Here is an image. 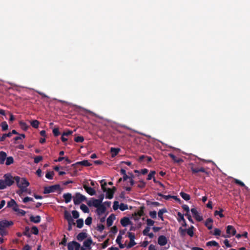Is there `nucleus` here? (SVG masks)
Masks as SVG:
<instances>
[{
  "mask_svg": "<svg viewBox=\"0 0 250 250\" xmlns=\"http://www.w3.org/2000/svg\"><path fill=\"white\" fill-rule=\"evenodd\" d=\"M120 223L122 226L124 227L132 224V222L130 220L129 218L127 217H124L122 218L121 219Z\"/></svg>",
  "mask_w": 250,
  "mask_h": 250,
  "instance_id": "ddd939ff",
  "label": "nucleus"
},
{
  "mask_svg": "<svg viewBox=\"0 0 250 250\" xmlns=\"http://www.w3.org/2000/svg\"><path fill=\"white\" fill-rule=\"evenodd\" d=\"M154 221L151 219H147L146 220V224L148 227L152 226L154 224Z\"/></svg>",
  "mask_w": 250,
  "mask_h": 250,
  "instance_id": "6e6d98bb",
  "label": "nucleus"
},
{
  "mask_svg": "<svg viewBox=\"0 0 250 250\" xmlns=\"http://www.w3.org/2000/svg\"><path fill=\"white\" fill-rule=\"evenodd\" d=\"M19 124L21 128L23 130H26L28 128V125L25 122L23 121H20Z\"/></svg>",
  "mask_w": 250,
  "mask_h": 250,
  "instance_id": "72a5a7b5",
  "label": "nucleus"
},
{
  "mask_svg": "<svg viewBox=\"0 0 250 250\" xmlns=\"http://www.w3.org/2000/svg\"><path fill=\"white\" fill-rule=\"evenodd\" d=\"M191 165L190 169L193 174H195L199 172H201L206 173L208 175H209V172L207 171L204 167H195L193 164H191Z\"/></svg>",
  "mask_w": 250,
  "mask_h": 250,
  "instance_id": "0eeeda50",
  "label": "nucleus"
},
{
  "mask_svg": "<svg viewBox=\"0 0 250 250\" xmlns=\"http://www.w3.org/2000/svg\"><path fill=\"white\" fill-rule=\"evenodd\" d=\"M104 198V194H101L99 196L98 199H95V207H97L98 206V205L102 204Z\"/></svg>",
  "mask_w": 250,
  "mask_h": 250,
  "instance_id": "aec40b11",
  "label": "nucleus"
},
{
  "mask_svg": "<svg viewBox=\"0 0 250 250\" xmlns=\"http://www.w3.org/2000/svg\"><path fill=\"white\" fill-rule=\"evenodd\" d=\"M67 222H68V230L69 231H70L71 230H72V226L75 225V223L74 222V219L71 220L70 221H68Z\"/></svg>",
  "mask_w": 250,
  "mask_h": 250,
  "instance_id": "ea45409f",
  "label": "nucleus"
},
{
  "mask_svg": "<svg viewBox=\"0 0 250 250\" xmlns=\"http://www.w3.org/2000/svg\"><path fill=\"white\" fill-rule=\"evenodd\" d=\"M119 208L122 211H124L128 209V205L124 203H121L120 205Z\"/></svg>",
  "mask_w": 250,
  "mask_h": 250,
  "instance_id": "37998d69",
  "label": "nucleus"
},
{
  "mask_svg": "<svg viewBox=\"0 0 250 250\" xmlns=\"http://www.w3.org/2000/svg\"><path fill=\"white\" fill-rule=\"evenodd\" d=\"M30 220L31 222L35 223H40L41 221V217L39 215L33 216L31 215L30 217Z\"/></svg>",
  "mask_w": 250,
  "mask_h": 250,
  "instance_id": "4be33fe9",
  "label": "nucleus"
},
{
  "mask_svg": "<svg viewBox=\"0 0 250 250\" xmlns=\"http://www.w3.org/2000/svg\"><path fill=\"white\" fill-rule=\"evenodd\" d=\"M168 156L172 159V160L176 163H181L183 162V160L180 158H177L174 154L169 153Z\"/></svg>",
  "mask_w": 250,
  "mask_h": 250,
  "instance_id": "dca6fc26",
  "label": "nucleus"
},
{
  "mask_svg": "<svg viewBox=\"0 0 250 250\" xmlns=\"http://www.w3.org/2000/svg\"><path fill=\"white\" fill-rule=\"evenodd\" d=\"M13 225V222L11 221L3 220L0 221V234L2 236L6 235L7 233L6 229Z\"/></svg>",
  "mask_w": 250,
  "mask_h": 250,
  "instance_id": "7ed1b4c3",
  "label": "nucleus"
},
{
  "mask_svg": "<svg viewBox=\"0 0 250 250\" xmlns=\"http://www.w3.org/2000/svg\"><path fill=\"white\" fill-rule=\"evenodd\" d=\"M27 189L20 188L19 190L17 191V193L20 196H22L23 192H27Z\"/></svg>",
  "mask_w": 250,
  "mask_h": 250,
  "instance_id": "3c124183",
  "label": "nucleus"
},
{
  "mask_svg": "<svg viewBox=\"0 0 250 250\" xmlns=\"http://www.w3.org/2000/svg\"><path fill=\"white\" fill-rule=\"evenodd\" d=\"M12 136V133L3 134L1 137L0 136V142L5 140L6 137H10Z\"/></svg>",
  "mask_w": 250,
  "mask_h": 250,
  "instance_id": "e433bc0d",
  "label": "nucleus"
},
{
  "mask_svg": "<svg viewBox=\"0 0 250 250\" xmlns=\"http://www.w3.org/2000/svg\"><path fill=\"white\" fill-rule=\"evenodd\" d=\"M77 226L78 228H82L83 225V221L82 219H79L77 220Z\"/></svg>",
  "mask_w": 250,
  "mask_h": 250,
  "instance_id": "4c0bfd02",
  "label": "nucleus"
},
{
  "mask_svg": "<svg viewBox=\"0 0 250 250\" xmlns=\"http://www.w3.org/2000/svg\"><path fill=\"white\" fill-rule=\"evenodd\" d=\"M158 195L159 196L163 197L164 199H165L166 200H168L170 198H172V196H171V195H163V194H162L161 193H158Z\"/></svg>",
  "mask_w": 250,
  "mask_h": 250,
  "instance_id": "13d9d810",
  "label": "nucleus"
},
{
  "mask_svg": "<svg viewBox=\"0 0 250 250\" xmlns=\"http://www.w3.org/2000/svg\"><path fill=\"white\" fill-rule=\"evenodd\" d=\"M223 243L227 248H231L232 247V245L229 243V241L228 239L224 240Z\"/></svg>",
  "mask_w": 250,
  "mask_h": 250,
  "instance_id": "680f3d73",
  "label": "nucleus"
},
{
  "mask_svg": "<svg viewBox=\"0 0 250 250\" xmlns=\"http://www.w3.org/2000/svg\"><path fill=\"white\" fill-rule=\"evenodd\" d=\"M221 231L219 229L215 228L214 229L213 235L215 236H220L221 235Z\"/></svg>",
  "mask_w": 250,
  "mask_h": 250,
  "instance_id": "864d4df0",
  "label": "nucleus"
},
{
  "mask_svg": "<svg viewBox=\"0 0 250 250\" xmlns=\"http://www.w3.org/2000/svg\"><path fill=\"white\" fill-rule=\"evenodd\" d=\"M120 150L121 149L119 148L111 147L110 148V152L111 153L112 157H114L116 156Z\"/></svg>",
  "mask_w": 250,
  "mask_h": 250,
  "instance_id": "5701e85b",
  "label": "nucleus"
},
{
  "mask_svg": "<svg viewBox=\"0 0 250 250\" xmlns=\"http://www.w3.org/2000/svg\"><path fill=\"white\" fill-rule=\"evenodd\" d=\"M1 126L2 130L5 131L8 129V125L6 122H3L1 124Z\"/></svg>",
  "mask_w": 250,
  "mask_h": 250,
  "instance_id": "c03bdc74",
  "label": "nucleus"
},
{
  "mask_svg": "<svg viewBox=\"0 0 250 250\" xmlns=\"http://www.w3.org/2000/svg\"><path fill=\"white\" fill-rule=\"evenodd\" d=\"M150 228L149 227H146L143 231V233L144 235H147L149 231H150Z\"/></svg>",
  "mask_w": 250,
  "mask_h": 250,
  "instance_id": "e2e57ef3",
  "label": "nucleus"
},
{
  "mask_svg": "<svg viewBox=\"0 0 250 250\" xmlns=\"http://www.w3.org/2000/svg\"><path fill=\"white\" fill-rule=\"evenodd\" d=\"M191 212L192 213L193 217L198 221H201L203 218L202 216H200L197 209L195 208H192L191 209Z\"/></svg>",
  "mask_w": 250,
  "mask_h": 250,
  "instance_id": "9d476101",
  "label": "nucleus"
},
{
  "mask_svg": "<svg viewBox=\"0 0 250 250\" xmlns=\"http://www.w3.org/2000/svg\"><path fill=\"white\" fill-rule=\"evenodd\" d=\"M32 233L33 234H35V235L38 234V233H39L38 229L36 227H32Z\"/></svg>",
  "mask_w": 250,
  "mask_h": 250,
  "instance_id": "338daca9",
  "label": "nucleus"
},
{
  "mask_svg": "<svg viewBox=\"0 0 250 250\" xmlns=\"http://www.w3.org/2000/svg\"><path fill=\"white\" fill-rule=\"evenodd\" d=\"M87 237V234L85 232H81L77 236L78 241H82Z\"/></svg>",
  "mask_w": 250,
  "mask_h": 250,
  "instance_id": "393cba45",
  "label": "nucleus"
},
{
  "mask_svg": "<svg viewBox=\"0 0 250 250\" xmlns=\"http://www.w3.org/2000/svg\"><path fill=\"white\" fill-rule=\"evenodd\" d=\"M234 183L236 184H237L241 187H245V188L246 189H248V187L246 186V185H245V184L241 181L240 180H238V179H234Z\"/></svg>",
  "mask_w": 250,
  "mask_h": 250,
  "instance_id": "c85d7f7f",
  "label": "nucleus"
},
{
  "mask_svg": "<svg viewBox=\"0 0 250 250\" xmlns=\"http://www.w3.org/2000/svg\"><path fill=\"white\" fill-rule=\"evenodd\" d=\"M5 164L7 166H9L11 164H13L14 162V159L12 157L10 156L6 157V159L5 160Z\"/></svg>",
  "mask_w": 250,
  "mask_h": 250,
  "instance_id": "c756f323",
  "label": "nucleus"
},
{
  "mask_svg": "<svg viewBox=\"0 0 250 250\" xmlns=\"http://www.w3.org/2000/svg\"><path fill=\"white\" fill-rule=\"evenodd\" d=\"M226 232L228 234L235 235L236 233V230L234 227L231 225L227 227Z\"/></svg>",
  "mask_w": 250,
  "mask_h": 250,
  "instance_id": "4468645a",
  "label": "nucleus"
},
{
  "mask_svg": "<svg viewBox=\"0 0 250 250\" xmlns=\"http://www.w3.org/2000/svg\"><path fill=\"white\" fill-rule=\"evenodd\" d=\"M84 188L86 191L90 195H94V189L87 184H84L83 186Z\"/></svg>",
  "mask_w": 250,
  "mask_h": 250,
  "instance_id": "412c9836",
  "label": "nucleus"
},
{
  "mask_svg": "<svg viewBox=\"0 0 250 250\" xmlns=\"http://www.w3.org/2000/svg\"><path fill=\"white\" fill-rule=\"evenodd\" d=\"M95 208H97V213L100 216L104 214L105 212L106 208L102 204L98 205L97 207H95Z\"/></svg>",
  "mask_w": 250,
  "mask_h": 250,
  "instance_id": "1a4fd4ad",
  "label": "nucleus"
},
{
  "mask_svg": "<svg viewBox=\"0 0 250 250\" xmlns=\"http://www.w3.org/2000/svg\"><path fill=\"white\" fill-rule=\"evenodd\" d=\"M16 204L17 203L14 200L11 199L7 203V207L9 208H13Z\"/></svg>",
  "mask_w": 250,
  "mask_h": 250,
  "instance_id": "a19ab883",
  "label": "nucleus"
},
{
  "mask_svg": "<svg viewBox=\"0 0 250 250\" xmlns=\"http://www.w3.org/2000/svg\"><path fill=\"white\" fill-rule=\"evenodd\" d=\"M177 215L179 217V219H178V221L179 222H180L181 221H182L183 222H185V218L184 217V215L182 214L181 212H178L177 213Z\"/></svg>",
  "mask_w": 250,
  "mask_h": 250,
  "instance_id": "8fccbe9b",
  "label": "nucleus"
},
{
  "mask_svg": "<svg viewBox=\"0 0 250 250\" xmlns=\"http://www.w3.org/2000/svg\"><path fill=\"white\" fill-rule=\"evenodd\" d=\"M60 188V185H55L47 187H45L43 191L44 194H48L51 192H54L57 190H59Z\"/></svg>",
  "mask_w": 250,
  "mask_h": 250,
  "instance_id": "39448f33",
  "label": "nucleus"
},
{
  "mask_svg": "<svg viewBox=\"0 0 250 250\" xmlns=\"http://www.w3.org/2000/svg\"><path fill=\"white\" fill-rule=\"evenodd\" d=\"M179 231L180 232V235L181 236H184L186 235V232H187L186 229H183L182 227H180L179 229Z\"/></svg>",
  "mask_w": 250,
  "mask_h": 250,
  "instance_id": "603ef678",
  "label": "nucleus"
},
{
  "mask_svg": "<svg viewBox=\"0 0 250 250\" xmlns=\"http://www.w3.org/2000/svg\"><path fill=\"white\" fill-rule=\"evenodd\" d=\"M77 164L84 166H89L90 165V163L87 160H83L77 163Z\"/></svg>",
  "mask_w": 250,
  "mask_h": 250,
  "instance_id": "58836bf2",
  "label": "nucleus"
},
{
  "mask_svg": "<svg viewBox=\"0 0 250 250\" xmlns=\"http://www.w3.org/2000/svg\"><path fill=\"white\" fill-rule=\"evenodd\" d=\"M136 244V242L134 241V240H130V242L129 244L126 246L127 249H130L135 246Z\"/></svg>",
  "mask_w": 250,
  "mask_h": 250,
  "instance_id": "a18cd8bd",
  "label": "nucleus"
},
{
  "mask_svg": "<svg viewBox=\"0 0 250 250\" xmlns=\"http://www.w3.org/2000/svg\"><path fill=\"white\" fill-rule=\"evenodd\" d=\"M53 133L55 136H58L60 135V132L58 128H55L53 129Z\"/></svg>",
  "mask_w": 250,
  "mask_h": 250,
  "instance_id": "69168bd1",
  "label": "nucleus"
},
{
  "mask_svg": "<svg viewBox=\"0 0 250 250\" xmlns=\"http://www.w3.org/2000/svg\"><path fill=\"white\" fill-rule=\"evenodd\" d=\"M92 243V240L91 239H88L83 242V246L81 248V250H85L89 249Z\"/></svg>",
  "mask_w": 250,
  "mask_h": 250,
  "instance_id": "f8f14e48",
  "label": "nucleus"
},
{
  "mask_svg": "<svg viewBox=\"0 0 250 250\" xmlns=\"http://www.w3.org/2000/svg\"><path fill=\"white\" fill-rule=\"evenodd\" d=\"M180 196L182 197L183 199H184L186 201H188L190 200V196L189 194L185 193L184 192H181L180 193Z\"/></svg>",
  "mask_w": 250,
  "mask_h": 250,
  "instance_id": "bb28decb",
  "label": "nucleus"
},
{
  "mask_svg": "<svg viewBox=\"0 0 250 250\" xmlns=\"http://www.w3.org/2000/svg\"><path fill=\"white\" fill-rule=\"evenodd\" d=\"M7 157V154L4 151L0 152V164H3Z\"/></svg>",
  "mask_w": 250,
  "mask_h": 250,
  "instance_id": "6ab92c4d",
  "label": "nucleus"
},
{
  "mask_svg": "<svg viewBox=\"0 0 250 250\" xmlns=\"http://www.w3.org/2000/svg\"><path fill=\"white\" fill-rule=\"evenodd\" d=\"M30 201L33 202L34 201L33 198H32L31 197H26L23 198V199H22V202L24 203H26Z\"/></svg>",
  "mask_w": 250,
  "mask_h": 250,
  "instance_id": "de8ad7c7",
  "label": "nucleus"
},
{
  "mask_svg": "<svg viewBox=\"0 0 250 250\" xmlns=\"http://www.w3.org/2000/svg\"><path fill=\"white\" fill-rule=\"evenodd\" d=\"M224 210L222 208H220L219 210H215L214 212V215L215 216L219 215L221 218H223L224 217V214L222 213Z\"/></svg>",
  "mask_w": 250,
  "mask_h": 250,
  "instance_id": "7c9ffc66",
  "label": "nucleus"
},
{
  "mask_svg": "<svg viewBox=\"0 0 250 250\" xmlns=\"http://www.w3.org/2000/svg\"><path fill=\"white\" fill-rule=\"evenodd\" d=\"M167 241V238L164 235H160L158 238V244L161 246L166 245Z\"/></svg>",
  "mask_w": 250,
  "mask_h": 250,
  "instance_id": "9b49d317",
  "label": "nucleus"
},
{
  "mask_svg": "<svg viewBox=\"0 0 250 250\" xmlns=\"http://www.w3.org/2000/svg\"><path fill=\"white\" fill-rule=\"evenodd\" d=\"M63 198L64 199V201H65V203L67 204V203L70 202V201L72 200V195L71 193H67L63 194Z\"/></svg>",
  "mask_w": 250,
  "mask_h": 250,
  "instance_id": "f3484780",
  "label": "nucleus"
},
{
  "mask_svg": "<svg viewBox=\"0 0 250 250\" xmlns=\"http://www.w3.org/2000/svg\"><path fill=\"white\" fill-rule=\"evenodd\" d=\"M206 246L207 247H216L218 248L220 247L219 244L214 240L208 241L206 243Z\"/></svg>",
  "mask_w": 250,
  "mask_h": 250,
  "instance_id": "b1692460",
  "label": "nucleus"
},
{
  "mask_svg": "<svg viewBox=\"0 0 250 250\" xmlns=\"http://www.w3.org/2000/svg\"><path fill=\"white\" fill-rule=\"evenodd\" d=\"M8 187L7 184L4 182V180H0V189H4Z\"/></svg>",
  "mask_w": 250,
  "mask_h": 250,
  "instance_id": "f704fd0d",
  "label": "nucleus"
},
{
  "mask_svg": "<svg viewBox=\"0 0 250 250\" xmlns=\"http://www.w3.org/2000/svg\"><path fill=\"white\" fill-rule=\"evenodd\" d=\"M146 203L147 205H152L155 207L159 206L160 205V204L158 202H151L149 201H147Z\"/></svg>",
  "mask_w": 250,
  "mask_h": 250,
  "instance_id": "79ce46f5",
  "label": "nucleus"
},
{
  "mask_svg": "<svg viewBox=\"0 0 250 250\" xmlns=\"http://www.w3.org/2000/svg\"><path fill=\"white\" fill-rule=\"evenodd\" d=\"M212 223L213 220L210 218H208L205 223V225L209 230H210L212 229Z\"/></svg>",
  "mask_w": 250,
  "mask_h": 250,
  "instance_id": "a211bd4d",
  "label": "nucleus"
},
{
  "mask_svg": "<svg viewBox=\"0 0 250 250\" xmlns=\"http://www.w3.org/2000/svg\"><path fill=\"white\" fill-rule=\"evenodd\" d=\"M150 216L153 218L155 219L157 217V212L156 211H151L149 212Z\"/></svg>",
  "mask_w": 250,
  "mask_h": 250,
  "instance_id": "5fc2aeb1",
  "label": "nucleus"
},
{
  "mask_svg": "<svg viewBox=\"0 0 250 250\" xmlns=\"http://www.w3.org/2000/svg\"><path fill=\"white\" fill-rule=\"evenodd\" d=\"M97 228L98 230L101 232L104 229V226L103 224H99V225H98Z\"/></svg>",
  "mask_w": 250,
  "mask_h": 250,
  "instance_id": "774afa93",
  "label": "nucleus"
},
{
  "mask_svg": "<svg viewBox=\"0 0 250 250\" xmlns=\"http://www.w3.org/2000/svg\"><path fill=\"white\" fill-rule=\"evenodd\" d=\"M115 216L113 214H111L107 219L106 220V224L107 227H110L112 226L113 220L115 219Z\"/></svg>",
  "mask_w": 250,
  "mask_h": 250,
  "instance_id": "2eb2a0df",
  "label": "nucleus"
},
{
  "mask_svg": "<svg viewBox=\"0 0 250 250\" xmlns=\"http://www.w3.org/2000/svg\"><path fill=\"white\" fill-rule=\"evenodd\" d=\"M194 227L193 226H191L189 228L187 229V234L190 236V237H193L194 235L193 229Z\"/></svg>",
  "mask_w": 250,
  "mask_h": 250,
  "instance_id": "cd10ccee",
  "label": "nucleus"
},
{
  "mask_svg": "<svg viewBox=\"0 0 250 250\" xmlns=\"http://www.w3.org/2000/svg\"><path fill=\"white\" fill-rule=\"evenodd\" d=\"M14 179L18 187L20 188L27 189V187L30 185L29 182L25 178L16 176Z\"/></svg>",
  "mask_w": 250,
  "mask_h": 250,
  "instance_id": "f03ea898",
  "label": "nucleus"
},
{
  "mask_svg": "<svg viewBox=\"0 0 250 250\" xmlns=\"http://www.w3.org/2000/svg\"><path fill=\"white\" fill-rule=\"evenodd\" d=\"M73 202L75 205H79L86 200V197L80 193H76L73 197Z\"/></svg>",
  "mask_w": 250,
  "mask_h": 250,
  "instance_id": "20e7f679",
  "label": "nucleus"
},
{
  "mask_svg": "<svg viewBox=\"0 0 250 250\" xmlns=\"http://www.w3.org/2000/svg\"><path fill=\"white\" fill-rule=\"evenodd\" d=\"M72 214L73 217L75 219L78 218L79 217V213L76 210H73L72 211Z\"/></svg>",
  "mask_w": 250,
  "mask_h": 250,
  "instance_id": "bf43d9fd",
  "label": "nucleus"
},
{
  "mask_svg": "<svg viewBox=\"0 0 250 250\" xmlns=\"http://www.w3.org/2000/svg\"><path fill=\"white\" fill-rule=\"evenodd\" d=\"M64 218L67 220V221H70L71 220H73V218L72 217L70 213L68 212L67 211H64Z\"/></svg>",
  "mask_w": 250,
  "mask_h": 250,
  "instance_id": "473e14b6",
  "label": "nucleus"
},
{
  "mask_svg": "<svg viewBox=\"0 0 250 250\" xmlns=\"http://www.w3.org/2000/svg\"><path fill=\"white\" fill-rule=\"evenodd\" d=\"M68 250H80V245L75 241L70 242L68 244Z\"/></svg>",
  "mask_w": 250,
  "mask_h": 250,
  "instance_id": "6e6552de",
  "label": "nucleus"
},
{
  "mask_svg": "<svg viewBox=\"0 0 250 250\" xmlns=\"http://www.w3.org/2000/svg\"><path fill=\"white\" fill-rule=\"evenodd\" d=\"M100 182L101 185L102 189L104 192H106V197L108 199H112L114 192L116 190V188L115 187H113L112 189L107 188L106 187L107 184L105 180H102Z\"/></svg>",
  "mask_w": 250,
  "mask_h": 250,
  "instance_id": "f257e3e1",
  "label": "nucleus"
},
{
  "mask_svg": "<svg viewBox=\"0 0 250 250\" xmlns=\"http://www.w3.org/2000/svg\"><path fill=\"white\" fill-rule=\"evenodd\" d=\"M54 172L52 171H48L45 174V177L48 179L51 180L53 178Z\"/></svg>",
  "mask_w": 250,
  "mask_h": 250,
  "instance_id": "c9c22d12",
  "label": "nucleus"
},
{
  "mask_svg": "<svg viewBox=\"0 0 250 250\" xmlns=\"http://www.w3.org/2000/svg\"><path fill=\"white\" fill-rule=\"evenodd\" d=\"M4 181L8 187L11 186L14 183V178L10 173H7L3 176Z\"/></svg>",
  "mask_w": 250,
  "mask_h": 250,
  "instance_id": "423d86ee",
  "label": "nucleus"
},
{
  "mask_svg": "<svg viewBox=\"0 0 250 250\" xmlns=\"http://www.w3.org/2000/svg\"><path fill=\"white\" fill-rule=\"evenodd\" d=\"M80 208L85 213L87 212L89 210L88 207L84 204L81 205Z\"/></svg>",
  "mask_w": 250,
  "mask_h": 250,
  "instance_id": "09e8293b",
  "label": "nucleus"
},
{
  "mask_svg": "<svg viewBox=\"0 0 250 250\" xmlns=\"http://www.w3.org/2000/svg\"><path fill=\"white\" fill-rule=\"evenodd\" d=\"M120 205L119 204V202L118 201H114L113 205V208L114 210H116L119 208Z\"/></svg>",
  "mask_w": 250,
  "mask_h": 250,
  "instance_id": "4d7b16f0",
  "label": "nucleus"
},
{
  "mask_svg": "<svg viewBox=\"0 0 250 250\" xmlns=\"http://www.w3.org/2000/svg\"><path fill=\"white\" fill-rule=\"evenodd\" d=\"M42 156H37L35 158H34V162L36 164L38 163L39 162H40L41 161H42Z\"/></svg>",
  "mask_w": 250,
  "mask_h": 250,
  "instance_id": "0e129e2a",
  "label": "nucleus"
},
{
  "mask_svg": "<svg viewBox=\"0 0 250 250\" xmlns=\"http://www.w3.org/2000/svg\"><path fill=\"white\" fill-rule=\"evenodd\" d=\"M31 126L35 128H37L39 127L40 122L36 120H33L30 122Z\"/></svg>",
  "mask_w": 250,
  "mask_h": 250,
  "instance_id": "2f4dec72",
  "label": "nucleus"
},
{
  "mask_svg": "<svg viewBox=\"0 0 250 250\" xmlns=\"http://www.w3.org/2000/svg\"><path fill=\"white\" fill-rule=\"evenodd\" d=\"M155 173L156 172L155 171H151L147 176V180H150L152 178L154 177V176Z\"/></svg>",
  "mask_w": 250,
  "mask_h": 250,
  "instance_id": "49530a36",
  "label": "nucleus"
},
{
  "mask_svg": "<svg viewBox=\"0 0 250 250\" xmlns=\"http://www.w3.org/2000/svg\"><path fill=\"white\" fill-rule=\"evenodd\" d=\"M167 212L166 208H163L159 210L158 212V217L162 220H164L163 214Z\"/></svg>",
  "mask_w": 250,
  "mask_h": 250,
  "instance_id": "a878e982",
  "label": "nucleus"
},
{
  "mask_svg": "<svg viewBox=\"0 0 250 250\" xmlns=\"http://www.w3.org/2000/svg\"><path fill=\"white\" fill-rule=\"evenodd\" d=\"M83 140V138L82 136H78L74 139L75 141L78 143L82 142Z\"/></svg>",
  "mask_w": 250,
  "mask_h": 250,
  "instance_id": "052dcab7",
  "label": "nucleus"
}]
</instances>
